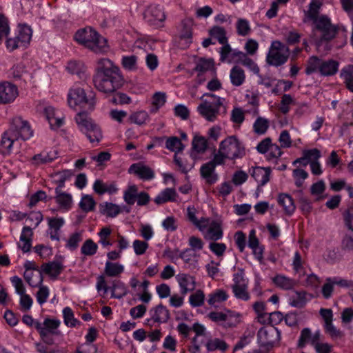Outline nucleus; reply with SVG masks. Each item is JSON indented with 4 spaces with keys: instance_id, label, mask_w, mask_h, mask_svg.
Here are the masks:
<instances>
[{
    "instance_id": "47",
    "label": "nucleus",
    "mask_w": 353,
    "mask_h": 353,
    "mask_svg": "<svg viewBox=\"0 0 353 353\" xmlns=\"http://www.w3.org/2000/svg\"><path fill=\"white\" fill-rule=\"evenodd\" d=\"M63 316L64 323L70 327H75L81 325V322L74 318L73 311L69 307H65L63 310Z\"/></svg>"
},
{
    "instance_id": "37",
    "label": "nucleus",
    "mask_w": 353,
    "mask_h": 353,
    "mask_svg": "<svg viewBox=\"0 0 353 353\" xmlns=\"http://www.w3.org/2000/svg\"><path fill=\"white\" fill-rule=\"evenodd\" d=\"M273 283L278 288L284 290H289L292 289L296 285V281L283 274H277L272 279Z\"/></svg>"
},
{
    "instance_id": "29",
    "label": "nucleus",
    "mask_w": 353,
    "mask_h": 353,
    "mask_svg": "<svg viewBox=\"0 0 353 353\" xmlns=\"http://www.w3.org/2000/svg\"><path fill=\"white\" fill-rule=\"evenodd\" d=\"M312 296L304 291L294 292L289 299L290 305L293 307L301 308L308 302Z\"/></svg>"
},
{
    "instance_id": "52",
    "label": "nucleus",
    "mask_w": 353,
    "mask_h": 353,
    "mask_svg": "<svg viewBox=\"0 0 353 353\" xmlns=\"http://www.w3.org/2000/svg\"><path fill=\"white\" fill-rule=\"evenodd\" d=\"M165 148L172 152L178 153L183 150L184 145L180 139L176 137H172L166 140Z\"/></svg>"
},
{
    "instance_id": "43",
    "label": "nucleus",
    "mask_w": 353,
    "mask_h": 353,
    "mask_svg": "<svg viewBox=\"0 0 353 353\" xmlns=\"http://www.w3.org/2000/svg\"><path fill=\"white\" fill-rule=\"evenodd\" d=\"M283 154V152L281 147L276 143H274L265 154V158L267 161L273 164H277Z\"/></svg>"
},
{
    "instance_id": "60",
    "label": "nucleus",
    "mask_w": 353,
    "mask_h": 353,
    "mask_svg": "<svg viewBox=\"0 0 353 353\" xmlns=\"http://www.w3.org/2000/svg\"><path fill=\"white\" fill-rule=\"evenodd\" d=\"M187 217L188 221L198 229L206 219L205 217H201L200 219H198L196 216V209L190 206L187 208Z\"/></svg>"
},
{
    "instance_id": "1",
    "label": "nucleus",
    "mask_w": 353,
    "mask_h": 353,
    "mask_svg": "<svg viewBox=\"0 0 353 353\" xmlns=\"http://www.w3.org/2000/svg\"><path fill=\"white\" fill-rule=\"evenodd\" d=\"M92 81L94 87L105 94L114 92L123 83L119 68L107 58H101L97 61Z\"/></svg>"
},
{
    "instance_id": "42",
    "label": "nucleus",
    "mask_w": 353,
    "mask_h": 353,
    "mask_svg": "<svg viewBox=\"0 0 353 353\" xmlns=\"http://www.w3.org/2000/svg\"><path fill=\"white\" fill-rule=\"evenodd\" d=\"M57 158L55 152H41L35 154L31 159L32 163L34 165H41L52 162Z\"/></svg>"
},
{
    "instance_id": "17",
    "label": "nucleus",
    "mask_w": 353,
    "mask_h": 353,
    "mask_svg": "<svg viewBox=\"0 0 353 353\" xmlns=\"http://www.w3.org/2000/svg\"><path fill=\"white\" fill-rule=\"evenodd\" d=\"M321 336L320 330L313 332L310 328L305 327L300 332L296 344L297 347L303 349L307 345H310L314 347L321 339Z\"/></svg>"
},
{
    "instance_id": "23",
    "label": "nucleus",
    "mask_w": 353,
    "mask_h": 353,
    "mask_svg": "<svg viewBox=\"0 0 353 353\" xmlns=\"http://www.w3.org/2000/svg\"><path fill=\"white\" fill-rule=\"evenodd\" d=\"M150 314L151 318L147 320L148 323L151 321L159 323H165L170 318L168 310L162 304L152 308Z\"/></svg>"
},
{
    "instance_id": "39",
    "label": "nucleus",
    "mask_w": 353,
    "mask_h": 353,
    "mask_svg": "<svg viewBox=\"0 0 353 353\" xmlns=\"http://www.w3.org/2000/svg\"><path fill=\"white\" fill-rule=\"evenodd\" d=\"M192 155L196 154H203L208 148V140L203 136L195 135L192 141Z\"/></svg>"
},
{
    "instance_id": "40",
    "label": "nucleus",
    "mask_w": 353,
    "mask_h": 353,
    "mask_svg": "<svg viewBox=\"0 0 353 353\" xmlns=\"http://www.w3.org/2000/svg\"><path fill=\"white\" fill-rule=\"evenodd\" d=\"M99 212L109 217H115L121 213L120 206L110 202L99 204Z\"/></svg>"
},
{
    "instance_id": "11",
    "label": "nucleus",
    "mask_w": 353,
    "mask_h": 353,
    "mask_svg": "<svg viewBox=\"0 0 353 353\" xmlns=\"http://www.w3.org/2000/svg\"><path fill=\"white\" fill-rule=\"evenodd\" d=\"M219 165H221V146L213 159L202 165L200 168L201 176L206 183L212 185L219 180V174L215 172V168Z\"/></svg>"
},
{
    "instance_id": "19",
    "label": "nucleus",
    "mask_w": 353,
    "mask_h": 353,
    "mask_svg": "<svg viewBox=\"0 0 353 353\" xmlns=\"http://www.w3.org/2000/svg\"><path fill=\"white\" fill-rule=\"evenodd\" d=\"M243 56L244 52L230 48L222 31V62L239 63Z\"/></svg>"
},
{
    "instance_id": "62",
    "label": "nucleus",
    "mask_w": 353,
    "mask_h": 353,
    "mask_svg": "<svg viewBox=\"0 0 353 353\" xmlns=\"http://www.w3.org/2000/svg\"><path fill=\"white\" fill-rule=\"evenodd\" d=\"M81 240L82 236L81 233H73L69 236L65 247L71 251L75 250L78 248L79 243Z\"/></svg>"
},
{
    "instance_id": "30",
    "label": "nucleus",
    "mask_w": 353,
    "mask_h": 353,
    "mask_svg": "<svg viewBox=\"0 0 353 353\" xmlns=\"http://www.w3.org/2000/svg\"><path fill=\"white\" fill-rule=\"evenodd\" d=\"M17 140V139L15 134H13L12 130H8L4 132L1 140L2 153L3 154H10L12 152L13 144Z\"/></svg>"
},
{
    "instance_id": "21",
    "label": "nucleus",
    "mask_w": 353,
    "mask_h": 353,
    "mask_svg": "<svg viewBox=\"0 0 353 353\" xmlns=\"http://www.w3.org/2000/svg\"><path fill=\"white\" fill-rule=\"evenodd\" d=\"M272 170L269 167L255 166L249 170L252 177L258 183V186H264L267 184L270 178Z\"/></svg>"
},
{
    "instance_id": "22",
    "label": "nucleus",
    "mask_w": 353,
    "mask_h": 353,
    "mask_svg": "<svg viewBox=\"0 0 353 353\" xmlns=\"http://www.w3.org/2000/svg\"><path fill=\"white\" fill-rule=\"evenodd\" d=\"M241 321V315L239 312L226 308L222 309V327H234Z\"/></svg>"
},
{
    "instance_id": "33",
    "label": "nucleus",
    "mask_w": 353,
    "mask_h": 353,
    "mask_svg": "<svg viewBox=\"0 0 353 353\" xmlns=\"http://www.w3.org/2000/svg\"><path fill=\"white\" fill-rule=\"evenodd\" d=\"M214 63L212 59L200 58L196 63L194 70L198 72L200 78L203 74L208 71H214Z\"/></svg>"
},
{
    "instance_id": "25",
    "label": "nucleus",
    "mask_w": 353,
    "mask_h": 353,
    "mask_svg": "<svg viewBox=\"0 0 353 353\" xmlns=\"http://www.w3.org/2000/svg\"><path fill=\"white\" fill-rule=\"evenodd\" d=\"M33 235L32 230L30 227H23L20 235L19 241L17 243L18 248L23 252H28L32 247V236Z\"/></svg>"
},
{
    "instance_id": "3",
    "label": "nucleus",
    "mask_w": 353,
    "mask_h": 353,
    "mask_svg": "<svg viewBox=\"0 0 353 353\" xmlns=\"http://www.w3.org/2000/svg\"><path fill=\"white\" fill-rule=\"evenodd\" d=\"M245 154L243 144L235 136H230L222 141V165L233 166L235 160Z\"/></svg>"
},
{
    "instance_id": "6",
    "label": "nucleus",
    "mask_w": 353,
    "mask_h": 353,
    "mask_svg": "<svg viewBox=\"0 0 353 353\" xmlns=\"http://www.w3.org/2000/svg\"><path fill=\"white\" fill-rule=\"evenodd\" d=\"M74 119L79 129L85 134L91 143H99L101 141L102 133L100 128L93 122L86 112H79Z\"/></svg>"
},
{
    "instance_id": "13",
    "label": "nucleus",
    "mask_w": 353,
    "mask_h": 353,
    "mask_svg": "<svg viewBox=\"0 0 353 353\" xmlns=\"http://www.w3.org/2000/svg\"><path fill=\"white\" fill-rule=\"evenodd\" d=\"M199 230L206 240L217 241L221 239V223L216 220L206 218Z\"/></svg>"
},
{
    "instance_id": "9",
    "label": "nucleus",
    "mask_w": 353,
    "mask_h": 353,
    "mask_svg": "<svg viewBox=\"0 0 353 353\" xmlns=\"http://www.w3.org/2000/svg\"><path fill=\"white\" fill-rule=\"evenodd\" d=\"M68 103L70 108L77 109L79 108H86L93 110L95 105V101L93 96L88 97L85 90L78 86L70 89L68 94Z\"/></svg>"
},
{
    "instance_id": "15",
    "label": "nucleus",
    "mask_w": 353,
    "mask_h": 353,
    "mask_svg": "<svg viewBox=\"0 0 353 353\" xmlns=\"http://www.w3.org/2000/svg\"><path fill=\"white\" fill-rule=\"evenodd\" d=\"M313 23L315 25V29L320 32L322 39L329 41L335 37L336 28L331 23L328 17L321 16Z\"/></svg>"
},
{
    "instance_id": "8",
    "label": "nucleus",
    "mask_w": 353,
    "mask_h": 353,
    "mask_svg": "<svg viewBox=\"0 0 353 353\" xmlns=\"http://www.w3.org/2000/svg\"><path fill=\"white\" fill-rule=\"evenodd\" d=\"M289 56V48L279 41H274L269 48L266 62L270 65L279 67L287 62Z\"/></svg>"
},
{
    "instance_id": "45",
    "label": "nucleus",
    "mask_w": 353,
    "mask_h": 353,
    "mask_svg": "<svg viewBox=\"0 0 353 353\" xmlns=\"http://www.w3.org/2000/svg\"><path fill=\"white\" fill-rule=\"evenodd\" d=\"M138 187L133 184L128 187L123 192V200L129 205H132L136 202L138 196Z\"/></svg>"
},
{
    "instance_id": "7",
    "label": "nucleus",
    "mask_w": 353,
    "mask_h": 353,
    "mask_svg": "<svg viewBox=\"0 0 353 353\" xmlns=\"http://www.w3.org/2000/svg\"><path fill=\"white\" fill-rule=\"evenodd\" d=\"M61 321L54 319H46L43 322L37 323L35 329L39 332L41 339L47 345H52L54 343V337L61 334L58 330Z\"/></svg>"
},
{
    "instance_id": "49",
    "label": "nucleus",
    "mask_w": 353,
    "mask_h": 353,
    "mask_svg": "<svg viewBox=\"0 0 353 353\" xmlns=\"http://www.w3.org/2000/svg\"><path fill=\"white\" fill-rule=\"evenodd\" d=\"M79 208L85 212H92L96 206V201L91 195L85 194L79 202Z\"/></svg>"
},
{
    "instance_id": "38",
    "label": "nucleus",
    "mask_w": 353,
    "mask_h": 353,
    "mask_svg": "<svg viewBox=\"0 0 353 353\" xmlns=\"http://www.w3.org/2000/svg\"><path fill=\"white\" fill-rule=\"evenodd\" d=\"M23 277L28 285L32 288L38 287L43 283L41 271H25Z\"/></svg>"
},
{
    "instance_id": "18",
    "label": "nucleus",
    "mask_w": 353,
    "mask_h": 353,
    "mask_svg": "<svg viewBox=\"0 0 353 353\" xmlns=\"http://www.w3.org/2000/svg\"><path fill=\"white\" fill-rule=\"evenodd\" d=\"M130 174H134L143 181H150L155 176L154 170L143 162L132 164L128 170Z\"/></svg>"
},
{
    "instance_id": "54",
    "label": "nucleus",
    "mask_w": 353,
    "mask_h": 353,
    "mask_svg": "<svg viewBox=\"0 0 353 353\" xmlns=\"http://www.w3.org/2000/svg\"><path fill=\"white\" fill-rule=\"evenodd\" d=\"M341 77L344 79L347 88L353 92V66L344 68L341 71Z\"/></svg>"
},
{
    "instance_id": "46",
    "label": "nucleus",
    "mask_w": 353,
    "mask_h": 353,
    "mask_svg": "<svg viewBox=\"0 0 353 353\" xmlns=\"http://www.w3.org/2000/svg\"><path fill=\"white\" fill-rule=\"evenodd\" d=\"M304 261L299 252H296L292 259V269L296 274H298L299 277L306 274V272L303 267Z\"/></svg>"
},
{
    "instance_id": "5",
    "label": "nucleus",
    "mask_w": 353,
    "mask_h": 353,
    "mask_svg": "<svg viewBox=\"0 0 353 353\" xmlns=\"http://www.w3.org/2000/svg\"><path fill=\"white\" fill-rule=\"evenodd\" d=\"M203 102L197 107L199 114L207 121H214L219 114L221 98L214 94H205L201 97Z\"/></svg>"
},
{
    "instance_id": "12",
    "label": "nucleus",
    "mask_w": 353,
    "mask_h": 353,
    "mask_svg": "<svg viewBox=\"0 0 353 353\" xmlns=\"http://www.w3.org/2000/svg\"><path fill=\"white\" fill-rule=\"evenodd\" d=\"M9 130L12 131L13 134H15L17 139L20 138L24 141L30 139L34 134L29 122L23 119L21 117H16L12 119Z\"/></svg>"
},
{
    "instance_id": "2",
    "label": "nucleus",
    "mask_w": 353,
    "mask_h": 353,
    "mask_svg": "<svg viewBox=\"0 0 353 353\" xmlns=\"http://www.w3.org/2000/svg\"><path fill=\"white\" fill-rule=\"evenodd\" d=\"M75 40L95 53H105L109 50L108 41L92 28L78 30Z\"/></svg>"
},
{
    "instance_id": "35",
    "label": "nucleus",
    "mask_w": 353,
    "mask_h": 353,
    "mask_svg": "<svg viewBox=\"0 0 353 353\" xmlns=\"http://www.w3.org/2000/svg\"><path fill=\"white\" fill-rule=\"evenodd\" d=\"M112 292L111 297L121 299L126 296L128 293V290L123 282L120 280H114L112 282L110 287Z\"/></svg>"
},
{
    "instance_id": "44",
    "label": "nucleus",
    "mask_w": 353,
    "mask_h": 353,
    "mask_svg": "<svg viewBox=\"0 0 353 353\" xmlns=\"http://www.w3.org/2000/svg\"><path fill=\"white\" fill-rule=\"evenodd\" d=\"M129 120L131 123L138 125H143L150 121V116L145 110H139L130 115Z\"/></svg>"
},
{
    "instance_id": "16",
    "label": "nucleus",
    "mask_w": 353,
    "mask_h": 353,
    "mask_svg": "<svg viewBox=\"0 0 353 353\" xmlns=\"http://www.w3.org/2000/svg\"><path fill=\"white\" fill-rule=\"evenodd\" d=\"M19 94L17 87L8 82H0V105H6L14 101Z\"/></svg>"
},
{
    "instance_id": "58",
    "label": "nucleus",
    "mask_w": 353,
    "mask_h": 353,
    "mask_svg": "<svg viewBox=\"0 0 353 353\" xmlns=\"http://www.w3.org/2000/svg\"><path fill=\"white\" fill-rule=\"evenodd\" d=\"M278 141L279 143V146L281 148H290L293 145V141L291 139L290 132L286 130H282L279 136Z\"/></svg>"
},
{
    "instance_id": "27",
    "label": "nucleus",
    "mask_w": 353,
    "mask_h": 353,
    "mask_svg": "<svg viewBox=\"0 0 353 353\" xmlns=\"http://www.w3.org/2000/svg\"><path fill=\"white\" fill-rule=\"evenodd\" d=\"M55 200L59 208L63 211H69L72 205V197L71 194L61 192L59 188H55Z\"/></svg>"
},
{
    "instance_id": "64",
    "label": "nucleus",
    "mask_w": 353,
    "mask_h": 353,
    "mask_svg": "<svg viewBox=\"0 0 353 353\" xmlns=\"http://www.w3.org/2000/svg\"><path fill=\"white\" fill-rule=\"evenodd\" d=\"M38 287L39 288V289L37 292L36 298L38 303L40 305H42L47 301L50 294V290L47 286L43 285L41 284L39 285Z\"/></svg>"
},
{
    "instance_id": "59",
    "label": "nucleus",
    "mask_w": 353,
    "mask_h": 353,
    "mask_svg": "<svg viewBox=\"0 0 353 353\" xmlns=\"http://www.w3.org/2000/svg\"><path fill=\"white\" fill-rule=\"evenodd\" d=\"M232 291L235 297L239 299L247 301L250 299V295L248 292V285L232 287Z\"/></svg>"
},
{
    "instance_id": "20",
    "label": "nucleus",
    "mask_w": 353,
    "mask_h": 353,
    "mask_svg": "<svg viewBox=\"0 0 353 353\" xmlns=\"http://www.w3.org/2000/svg\"><path fill=\"white\" fill-rule=\"evenodd\" d=\"M176 280L180 288V293L183 296H185L196 288L195 278L190 274L179 273L176 276Z\"/></svg>"
},
{
    "instance_id": "36",
    "label": "nucleus",
    "mask_w": 353,
    "mask_h": 353,
    "mask_svg": "<svg viewBox=\"0 0 353 353\" xmlns=\"http://www.w3.org/2000/svg\"><path fill=\"white\" fill-rule=\"evenodd\" d=\"M32 30L30 26L24 24L19 26L17 35L16 36L22 47H26L30 42Z\"/></svg>"
},
{
    "instance_id": "4",
    "label": "nucleus",
    "mask_w": 353,
    "mask_h": 353,
    "mask_svg": "<svg viewBox=\"0 0 353 353\" xmlns=\"http://www.w3.org/2000/svg\"><path fill=\"white\" fill-rule=\"evenodd\" d=\"M339 69V63L333 59L323 60L316 56L311 57L307 63L305 73L307 75L319 72L327 77L335 74Z\"/></svg>"
},
{
    "instance_id": "53",
    "label": "nucleus",
    "mask_w": 353,
    "mask_h": 353,
    "mask_svg": "<svg viewBox=\"0 0 353 353\" xmlns=\"http://www.w3.org/2000/svg\"><path fill=\"white\" fill-rule=\"evenodd\" d=\"M166 102V94L165 92H157L152 97L153 108L151 109V112L155 113L159 109L164 105Z\"/></svg>"
},
{
    "instance_id": "61",
    "label": "nucleus",
    "mask_w": 353,
    "mask_h": 353,
    "mask_svg": "<svg viewBox=\"0 0 353 353\" xmlns=\"http://www.w3.org/2000/svg\"><path fill=\"white\" fill-rule=\"evenodd\" d=\"M294 101L291 95L288 94H285L283 95L279 106V110L283 114H287L289 112L290 110V105H293Z\"/></svg>"
},
{
    "instance_id": "41",
    "label": "nucleus",
    "mask_w": 353,
    "mask_h": 353,
    "mask_svg": "<svg viewBox=\"0 0 353 353\" xmlns=\"http://www.w3.org/2000/svg\"><path fill=\"white\" fill-rule=\"evenodd\" d=\"M124 271V266L119 263H112L107 261L105 264L104 272L106 276L110 277H117L120 276Z\"/></svg>"
},
{
    "instance_id": "51",
    "label": "nucleus",
    "mask_w": 353,
    "mask_h": 353,
    "mask_svg": "<svg viewBox=\"0 0 353 353\" xmlns=\"http://www.w3.org/2000/svg\"><path fill=\"white\" fill-rule=\"evenodd\" d=\"M98 250V245L92 239H88L85 241L81 248V253L84 256H93Z\"/></svg>"
},
{
    "instance_id": "48",
    "label": "nucleus",
    "mask_w": 353,
    "mask_h": 353,
    "mask_svg": "<svg viewBox=\"0 0 353 353\" xmlns=\"http://www.w3.org/2000/svg\"><path fill=\"white\" fill-rule=\"evenodd\" d=\"M111 234L112 230L109 227L102 228L98 232L99 237V243L103 248H107L112 245V242L110 240Z\"/></svg>"
},
{
    "instance_id": "50",
    "label": "nucleus",
    "mask_w": 353,
    "mask_h": 353,
    "mask_svg": "<svg viewBox=\"0 0 353 353\" xmlns=\"http://www.w3.org/2000/svg\"><path fill=\"white\" fill-rule=\"evenodd\" d=\"M268 128L269 121L263 117H258L253 123V131L259 135L265 134Z\"/></svg>"
},
{
    "instance_id": "56",
    "label": "nucleus",
    "mask_w": 353,
    "mask_h": 353,
    "mask_svg": "<svg viewBox=\"0 0 353 353\" xmlns=\"http://www.w3.org/2000/svg\"><path fill=\"white\" fill-rule=\"evenodd\" d=\"M121 65L125 70L134 71L137 69V57L134 55L123 56Z\"/></svg>"
},
{
    "instance_id": "14",
    "label": "nucleus",
    "mask_w": 353,
    "mask_h": 353,
    "mask_svg": "<svg viewBox=\"0 0 353 353\" xmlns=\"http://www.w3.org/2000/svg\"><path fill=\"white\" fill-rule=\"evenodd\" d=\"M144 19L154 28L161 27L165 19V12L159 5H151L144 12Z\"/></svg>"
},
{
    "instance_id": "55",
    "label": "nucleus",
    "mask_w": 353,
    "mask_h": 353,
    "mask_svg": "<svg viewBox=\"0 0 353 353\" xmlns=\"http://www.w3.org/2000/svg\"><path fill=\"white\" fill-rule=\"evenodd\" d=\"M70 176L71 173L68 170H63L54 173L52 175V178L54 183L57 184V187L56 188H59V190H61L62 188H63L65 181L68 180Z\"/></svg>"
},
{
    "instance_id": "26",
    "label": "nucleus",
    "mask_w": 353,
    "mask_h": 353,
    "mask_svg": "<svg viewBox=\"0 0 353 353\" xmlns=\"http://www.w3.org/2000/svg\"><path fill=\"white\" fill-rule=\"evenodd\" d=\"M63 263L59 261L46 263L41 266V273L44 272L54 279L58 277L63 270Z\"/></svg>"
},
{
    "instance_id": "57",
    "label": "nucleus",
    "mask_w": 353,
    "mask_h": 353,
    "mask_svg": "<svg viewBox=\"0 0 353 353\" xmlns=\"http://www.w3.org/2000/svg\"><path fill=\"white\" fill-rule=\"evenodd\" d=\"M205 294L201 290H196L189 297V303L192 307H196L203 305Z\"/></svg>"
},
{
    "instance_id": "24",
    "label": "nucleus",
    "mask_w": 353,
    "mask_h": 353,
    "mask_svg": "<svg viewBox=\"0 0 353 353\" xmlns=\"http://www.w3.org/2000/svg\"><path fill=\"white\" fill-rule=\"evenodd\" d=\"M93 190L97 194L102 195L105 193L115 194L119 189L114 181L105 183L102 180L97 179L93 184Z\"/></svg>"
},
{
    "instance_id": "10",
    "label": "nucleus",
    "mask_w": 353,
    "mask_h": 353,
    "mask_svg": "<svg viewBox=\"0 0 353 353\" xmlns=\"http://www.w3.org/2000/svg\"><path fill=\"white\" fill-rule=\"evenodd\" d=\"M280 339V331L272 325L263 326L257 332L258 344L268 350L279 344Z\"/></svg>"
},
{
    "instance_id": "31",
    "label": "nucleus",
    "mask_w": 353,
    "mask_h": 353,
    "mask_svg": "<svg viewBox=\"0 0 353 353\" xmlns=\"http://www.w3.org/2000/svg\"><path fill=\"white\" fill-rule=\"evenodd\" d=\"M277 201L286 214L292 215L294 212L296 206L294 199L289 194H280L278 196Z\"/></svg>"
},
{
    "instance_id": "32",
    "label": "nucleus",
    "mask_w": 353,
    "mask_h": 353,
    "mask_svg": "<svg viewBox=\"0 0 353 353\" xmlns=\"http://www.w3.org/2000/svg\"><path fill=\"white\" fill-rule=\"evenodd\" d=\"M177 194L174 188H165L161 191L154 199V201L157 205H161L167 202L174 201Z\"/></svg>"
},
{
    "instance_id": "28",
    "label": "nucleus",
    "mask_w": 353,
    "mask_h": 353,
    "mask_svg": "<svg viewBox=\"0 0 353 353\" xmlns=\"http://www.w3.org/2000/svg\"><path fill=\"white\" fill-rule=\"evenodd\" d=\"M322 6L321 0H312L309 4L308 10L304 11V22L315 21L319 19L318 15Z\"/></svg>"
},
{
    "instance_id": "34",
    "label": "nucleus",
    "mask_w": 353,
    "mask_h": 353,
    "mask_svg": "<svg viewBox=\"0 0 353 353\" xmlns=\"http://www.w3.org/2000/svg\"><path fill=\"white\" fill-rule=\"evenodd\" d=\"M230 79L234 86H240L245 81V74L244 70L238 65H234L230 70Z\"/></svg>"
},
{
    "instance_id": "63",
    "label": "nucleus",
    "mask_w": 353,
    "mask_h": 353,
    "mask_svg": "<svg viewBox=\"0 0 353 353\" xmlns=\"http://www.w3.org/2000/svg\"><path fill=\"white\" fill-rule=\"evenodd\" d=\"M292 176L296 185L301 188L304 181L308 177V173L303 169H294L292 172Z\"/></svg>"
}]
</instances>
